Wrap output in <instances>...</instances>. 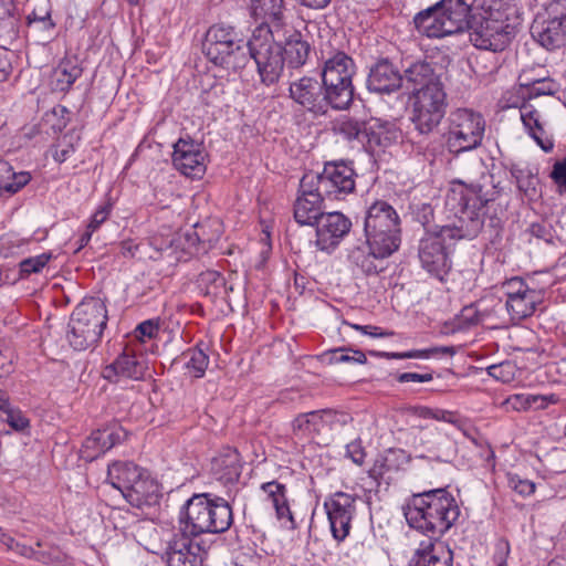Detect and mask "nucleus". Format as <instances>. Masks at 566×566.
Instances as JSON below:
<instances>
[{"mask_svg":"<svg viewBox=\"0 0 566 566\" xmlns=\"http://www.w3.org/2000/svg\"><path fill=\"white\" fill-rule=\"evenodd\" d=\"M549 178L560 191H566V157L554 163Z\"/></svg>","mask_w":566,"mask_h":566,"instance_id":"obj_62","label":"nucleus"},{"mask_svg":"<svg viewBox=\"0 0 566 566\" xmlns=\"http://www.w3.org/2000/svg\"><path fill=\"white\" fill-rule=\"evenodd\" d=\"M223 233V226L220 219L209 218L193 226L186 239L191 247H197V252L207 253L220 240Z\"/></svg>","mask_w":566,"mask_h":566,"instance_id":"obj_30","label":"nucleus"},{"mask_svg":"<svg viewBox=\"0 0 566 566\" xmlns=\"http://www.w3.org/2000/svg\"><path fill=\"white\" fill-rule=\"evenodd\" d=\"M214 65L231 70L241 74L248 65V42L239 40L238 43L226 51L220 59L211 61Z\"/></svg>","mask_w":566,"mask_h":566,"instance_id":"obj_41","label":"nucleus"},{"mask_svg":"<svg viewBox=\"0 0 566 566\" xmlns=\"http://www.w3.org/2000/svg\"><path fill=\"white\" fill-rule=\"evenodd\" d=\"M180 530L167 543L166 560L168 566H203L208 556L209 545L205 541H198Z\"/></svg>","mask_w":566,"mask_h":566,"instance_id":"obj_13","label":"nucleus"},{"mask_svg":"<svg viewBox=\"0 0 566 566\" xmlns=\"http://www.w3.org/2000/svg\"><path fill=\"white\" fill-rule=\"evenodd\" d=\"M30 179V174L27 171L13 172L11 177L0 180V192L14 195L23 188Z\"/></svg>","mask_w":566,"mask_h":566,"instance_id":"obj_55","label":"nucleus"},{"mask_svg":"<svg viewBox=\"0 0 566 566\" xmlns=\"http://www.w3.org/2000/svg\"><path fill=\"white\" fill-rule=\"evenodd\" d=\"M334 132L348 142L358 140L361 144H367L370 148L385 146L381 138L382 130L380 128L376 130L366 122L344 118L335 124Z\"/></svg>","mask_w":566,"mask_h":566,"instance_id":"obj_25","label":"nucleus"},{"mask_svg":"<svg viewBox=\"0 0 566 566\" xmlns=\"http://www.w3.org/2000/svg\"><path fill=\"white\" fill-rule=\"evenodd\" d=\"M504 167L510 172L520 195L530 200L538 195L539 178L537 168L516 161H509Z\"/></svg>","mask_w":566,"mask_h":566,"instance_id":"obj_33","label":"nucleus"},{"mask_svg":"<svg viewBox=\"0 0 566 566\" xmlns=\"http://www.w3.org/2000/svg\"><path fill=\"white\" fill-rule=\"evenodd\" d=\"M483 319V314L478 310L475 304H470L461 310L457 317V326L460 329H469L472 326L480 324Z\"/></svg>","mask_w":566,"mask_h":566,"instance_id":"obj_54","label":"nucleus"},{"mask_svg":"<svg viewBox=\"0 0 566 566\" xmlns=\"http://www.w3.org/2000/svg\"><path fill=\"white\" fill-rule=\"evenodd\" d=\"M208 518L212 522L209 533L218 534L226 532L232 523V510L228 502L221 497H213Z\"/></svg>","mask_w":566,"mask_h":566,"instance_id":"obj_42","label":"nucleus"},{"mask_svg":"<svg viewBox=\"0 0 566 566\" xmlns=\"http://www.w3.org/2000/svg\"><path fill=\"white\" fill-rule=\"evenodd\" d=\"M325 196L316 190L312 172L305 174L298 185L297 196L293 205L295 221L301 226H314L324 213Z\"/></svg>","mask_w":566,"mask_h":566,"instance_id":"obj_14","label":"nucleus"},{"mask_svg":"<svg viewBox=\"0 0 566 566\" xmlns=\"http://www.w3.org/2000/svg\"><path fill=\"white\" fill-rule=\"evenodd\" d=\"M51 253H42L35 256L23 259L20 264V274L22 277H27L33 273H39L51 260Z\"/></svg>","mask_w":566,"mask_h":566,"instance_id":"obj_52","label":"nucleus"},{"mask_svg":"<svg viewBox=\"0 0 566 566\" xmlns=\"http://www.w3.org/2000/svg\"><path fill=\"white\" fill-rule=\"evenodd\" d=\"M4 421L15 431H24L30 426L29 419L19 409L7 412Z\"/></svg>","mask_w":566,"mask_h":566,"instance_id":"obj_64","label":"nucleus"},{"mask_svg":"<svg viewBox=\"0 0 566 566\" xmlns=\"http://www.w3.org/2000/svg\"><path fill=\"white\" fill-rule=\"evenodd\" d=\"M316 190L327 200H342L355 190L356 172L352 163L344 160L329 161L324 165L322 172L313 174Z\"/></svg>","mask_w":566,"mask_h":566,"instance_id":"obj_11","label":"nucleus"},{"mask_svg":"<svg viewBox=\"0 0 566 566\" xmlns=\"http://www.w3.org/2000/svg\"><path fill=\"white\" fill-rule=\"evenodd\" d=\"M98 441L99 440L96 438L94 431L84 440L81 449V457L84 460L93 461L105 453L104 451H99V448L102 447Z\"/></svg>","mask_w":566,"mask_h":566,"instance_id":"obj_58","label":"nucleus"},{"mask_svg":"<svg viewBox=\"0 0 566 566\" xmlns=\"http://www.w3.org/2000/svg\"><path fill=\"white\" fill-rule=\"evenodd\" d=\"M206 153L201 144L179 138L174 145L172 164L182 175L198 177L205 172Z\"/></svg>","mask_w":566,"mask_h":566,"instance_id":"obj_21","label":"nucleus"},{"mask_svg":"<svg viewBox=\"0 0 566 566\" xmlns=\"http://www.w3.org/2000/svg\"><path fill=\"white\" fill-rule=\"evenodd\" d=\"M260 238L258 241L259 245V256L260 260L255 264L256 269L263 268L265 262L268 261L271 251H272V241H271V233H272V222L269 220L261 219L260 220Z\"/></svg>","mask_w":566,"mask_h":566,"instance_id":"obj_49","label":"nucleus"},{"mask_svg":"<svg viewBox=\"0 0 566 566\" xmlns=\"http://www.w3.org/2000/svg\"><path fill=\"white\" fill-rule=\"evenodd\" d=\"M402 83L405 82L411 88V95L417 92H423L427 88L439 87L443 85L441 76L436 72V67L427 60H417L409 63L403 69Z\"/></svg>","mask_w":566,"mask_h":566,"instance_id":"obj_24","label":"nucleus"},{"mask_svg":"<svg viewBox=\"0 0 566 566\" xmlns=\"http://www.w3.org/2000/svg\"><path fill=\"white\" fill-rule=\"evenodd\" d=\"M209 470L211 475L224 485L235 483L242 470L238 450L231 447L223 448L211 459Z\"/></svg>","mask_w":566,"mask_h":566,"instance_id":"obj_26","label":"nucleus"},{"mask_svg":"<svg viewBox=\"0 0 566 566\" xmlns=\"http://www.w3.org/2000/svg\"><path fill=\"white\" fill-rule=\"evenodd\" d=\"M365 239L379 254L389 258L401 244V227L365 232Z\"/></svg>","mask_w":566,"mask_h":566,"instance_id":"obj_36","label":"nucleus"},{"mask_svg":"<svg viewBox=\"0 0 566 566\" xmlns=\"http://www.w3.org/2000/svg\"><path fill=\"white\" fill-rule=\"evenodd\" d=\"M323 412L324 410H317L300 415L293 422L294 429L305 431L308 434L314 431H318V424L322 422Z\"/></svg>","mask_w":566,"mask_h":566,"instance_id":"obj_53","label":"nucleus"},{"mask_svg":"<svg viewBox=\"0 0 566 566\" xmlns=\"http://www.w3.org/2000/svg\"><path fill=\"white\" fill-rule=\"evenodd\" d=\"M238 33L232 27L216 24L209 28L202 42V52L211 62L220 59V56L233 48L238 41Z\"/></svg>","mask_w":566,"mask_h":566,"instance_id":"obj_27","label":"nucleus"},{"mask_svg":"<svg viewBox=\"0 0 566 566\" xmlns=\"http://www.w3.org/2000/svg\"><path fill=\"white\" fill-rule=\"evenodd\" d=\"M472 44L492 52L504 51L516 35L515 23H492L472 20L470 28Z\"/></svg>","mask_w":566,"mask_h":566,"instance_id":"obj_15","label":"nucleus"},{"mask_svg":"<svg viewBox=\"0 0 566 566\" xmlns=\"http://www.w3.org/2000/svg\"><path fill=\"white\" fill-rule=\"evenodd\" d=\"M328 95L323 81L316 77L305 75L290 82L289 96L316 116L326 115L329 108L336 109L334 98Z\"/></svg>","mask_w":566,"mask_h":566,"instance_id":"obj_12","label":"nucleus"},{"mask_svg":"<svg viewBox=\"0 0 566 566\" xmlns=\"http://www.w3.org/2000/svg\"><path fill=\"white\" fill-rule=\"evenodd\" d=\"M325 357L328 358L329 364H340V363H355V364H366L367 358L364 352L359 349H352L349 347H339L326 352L324 354Z\"/></svg>","mask_w":566,"mask_h":566,"instance_id":"obj_48","label":"nucleus"},{"mask_svg":"<svg viewBox=\"0 0 566 566\" xmlns=\"http://www.w3.org/2000/svg\"><path fill=\"white\" fill-rule=\"evenodd\" d=\"M419 33L441 39L470 30L472 8L465 0H440L413 18Z\"/></svg>","mask_w":566,"mask_h":566,"instance_id":"obj_4","label":"nucleus"},{"mask_svg":"<svg viewBox=\"0 0 566 566\" xmlns=\"http://www.w3.org/2000/svg\"><path fill=\"white\" fill-rule=\"evenodd\" d=\"M163 494L160 486L147 471L130 485V489L125 499L127 502L138 509L153 507L159 504Z\"/></svg>","mask_w":566,"mask_h":566,"instance_id":"obj_29","label":"nucleus"},{"mask_svg":"<svg viewBox=\"0 0 566 566\" xmlns=\"http://www.w3.org/2000/svg\"><path fill=\"white\" fill-rule=\"evenodd\" d=\"M19 38V27L13 18L0 20V46L11 45Z\"/></svg>","mask_w":566,"mask_h":566,"instance_id":"obj_57","label":"nucleus"},{"mask_svg":"<svg viewBox=\"0 0 566 566\" xmlns=\"http://www.w3.org/2000/svg\"><path fill=\"white\" fill-rule=\"evenodd\" d=\"M531 35L546 50L566 45V0H554L538 13L531 25Z\"/></svg>","mask_w":566,"mask_h":566,"instance_id":"obj_9","label":"nucleus"},{"mask_svg":"<svg viewBox=\"0 0 566 566\" xmlns=\"http://www.w3.org/2000/svg\"><path fill=\"white\" fill-rule=\"evenodd\" d=\"M478 226L469 223L461 229L457 221L441 227L439 231L424 234L418 244L421 268L430 275L443 281L452 268L451 248L460 239H472Z\"/></svg>","mask_w":566,"mask_h":566,"instance_id":"obj_3","label":"nucleus"},{"mask_svg":"<svg viewBox=\"0 0 566 566\" xmlns=\"http://www.w3.org/2000/svg\"><path fill=\"white\" fill-rule=\"evenodd\" d=\"M513 8L506 0H482L478 14H472V20L481 22L514 23L511 18Z\"/></svg>","mask_w":566,"mask_h":566,"instance_id":"obj_37","label":"nucleus"},{"mask_svg":"<svg viewBox=\"0 0 566 566\" xmlns=\"http://www.w3.org/2000/svg\"><path fill=\"white\" fill-rule=\"evenodd\" d=\"M538 398L533 397V395H512L505 400V405L507 408H512L514 410H527L533 407V403L536 402Z\"/></svg>","mask_w":566,"mask_h":566,"instance_id":"obj_60","label":"nucleus"},{"mask_svg":"<svg viewBox=\"0 0 566 566\" xmlns=\"http://www.w3.org/2000/svg\"><path fill=\"white\" fill-rule=\"evenodd\" d=\"M417 566H452L453 553L441 537L422 541L416 551Z\"/></svg>","mask_w":566,"mask_h":566,"instance_id":"obj_31","label":"nucleus"},{"mask_svg":"<svg viewBox=\"0 0 566 566\" xmlns=\"http://www.w3.org/2000/svg\"><path fill=\"white\" fill-rule=\"evenodd\" d=\"M385 259L387 258L379 254L366 239L364 241L359 240L357 244L350 248L347 255L349 264L367 276L377 275L384 271Z\"/></svg>","mask_w":566,"mask_h":566,"instance_id":"obj_28","label":"nucleus"},{"mask_svg":"<svg viewBox=\"0 0 566 566\" xmlns=\"http://www.w3.org/2000/svg\"><path fill=\"white\" fill-rule=\"evenodd\" d=\"M366 85L369 92L390 94L402 86V75L388 59H380L370 66Z\"/></svg>","mask_w":566,"mask_h":566,"instance_id":"obj_22","label":"nucleus"},{"mask_svg":"<svg viewBox=\"0 0 566 566\" xmlns=\"http://www.w3.org/2000/svg\"><path fill=\"white\" fill-rule=\"evenodd\" d=\"M282 51L284 62H286L287 66L298 69L306 63L311 52V45L302 38L301 33L294 32L287 38Z\"/></svg>","mask_w":566,"mask_h":566,"instance_id":"obj_40","label":"nucleus"},{"mask_svg":"<svg viewBox=\"0 0 566 566\" xmlns=\"http://www.w3.org/2000/svg\"><path fill=\"white\" fill-rule=\"evenodd\" d=\"M453 346H437L426 349H412L403 353H387L370 350L369 354L376 357H385L387 359H407V358H429L434 355L453 356L455 354Z\"/></svg>","mask_w":566,"mask_h":566,"instance_id":"obj_43","label":"nucleus"},{"mask_svg":"<svg viewBox=\"0 0 566 566\" xmlns=\"http://www.w3.org/2000/svg\"><path fill=\"white\" fill-rule=\"evenodd\" d=\"M505 306L512 319L521 321L534 314L539 302V294L522 279L514 277L506 282Z\"/></svg>","mask_w":566,"mask_h":566,"instance_id":"obj_18","label":"nucleus"},{"mask_svg":"<svg viewBox=\"0 0 566 566\" xmlns=\"http://www.w3.org/2000/svg\"><path fill=\"white\" fill-rule=\"evenodd\" d=\"M203 343L198 344L193 348H189L184 353V357L187 359L186 368L192 374L193 377L200 378L205 375V371L209 364V357L206 354Z\"/></svg>","mask_w":566,"mask_h":566,"instance_id":"obj_46","label":"nucleus"},{"mask_svg":"<svg viewBox=\"0 0 566 566\" xmlns=\"http://www.w3.org/2000/svg\"><path fill=\"white\" fill-rule=\"evenodd\" d=\"M96 438H98V443L102 448H99V451L107 452L116 444H119L122 441H124L127 437L126 431L123 429V427L114 421L109 424H106L103 428H98L94 430Z\"/></svg>","mask_w":566,"mask_h":566,"instance_id":"obj_45","label":"nucleus"},{"mask_svg":"<svg viewBox=\"0 0 566 566\" xmlns=\"http://www.w3.org/2000/svg\"><path fill=\"white\" fill-rule=\"evenodd\" d=\"M446 206L454 212L461 229L469 227V223L478 226L472 239L481 232L485 222L499 234L507 219L509 200L502 197L489 174L469 184L460 179L452 180L446 196Z\"/></svg>","mask_w":566,"mask_h":566,"instance_id":"obj_1","label":"nucleus"},{"mask_svg":"<svg viewBox=\"0 0 566 566\" xmlns=\"http://www.w3.org/2000/svg\"><path fill=\"white\" fill-rule=\"evenodd\" d=\"M82 73L83 69L75 56L62 59L51 75L53 90L69 92Z\"/></svg>","mask_w":566,"mask_h":566,"instance_id":"obj_35","label":"nucleus"},{"mask_svg":"<svg viewBox=\"0 0 566 566\" xmlns=\"http://www.w3.org/2000/svg\"><path fill=\"white\" fill-rule=\"evenodd\" d=\"M31 11L27 14L28 32L39 44H48L56 36V23L52 18L51 0H31Z\"/></svg>","mask_w":566,"mask_h":566,"instance_id":"obj_20","label":"nucleus"},{"mask_svg":"<svg viewBox=\"0 0 566 566\" xmlns=\"http://www.w3.org/2000/svg\"><path fill=\"white\" fill-rule=\"evenodd\" d=\"M485 125V119L480 112L467 107L452 109L447 117L444 133L448 150L459 155L480 147L484 138Z\"/></svg>","mask_w":566,"mask_h":566,"instance_id":"obj_6","label":"nucleus"},{"mask_svg":"<svg viewBox=\"0 0 566 566\" xmlns=\"http://www.w3.org/2000/svg\"><path fill=\"white\" fill-rule=\"evenodd\" d=\"M411 122L423 135L432 133L446 116L448 101L444 86L431 87L411 95Z\"/></svg>","mask_w":566,"mask_h":566,"instance_id":"obj_10","label":"nucleus"},{"mask_svg":"<svg viewBox=\"0 0 566 566\" xmlns=\"http://www.w3.org/2000/svg\"><path fill=\"white\" fill-rule=\"evenodd\" d=\"M412 217L415 221L419 222L423 227L426 231L424 234L439 231L442 227L433 223L434 212L432 206L429 203H420L413 206Z\"/></svg>","mask_w":566,"mask_h":566,"instance_id":"obj_50","label":"nucleus"},{"mask_svg":"<svg viewBox=\"0 0 566 566\" xmlns=\"http://www.w3.org/2000/svg\"><path fill=\"white\" fill-rule=\"evenodd\" d=\"M410 462V455L402 449H389L385 457L377 459L369 470V476L380 484L388 471H398Z\"/></svg>","mask_w":566,"mask_h":566,"instance_id":"obj_38","label":"nucleus"},{"mask_svg":"<svg viewBox=\"0 0 566 566\" xmlns=\"http://www.w3.org/2000/svg\"><path fill=\"white\" fill-rule=\"evenodd\" d=\"M526 88L528 98L544 95H553L556 92V83L552 78H537L531 82L521 83Z\"/></svg>","mask_w":566,"mask_h":566,"instance_id":"obj_51","label":"nucleus"},{"mask_svg":"<svg viewBox=\"0 0 566 566\" xmlns=\"http://www.w3.org/2000/svg\"><path fill=\"white\" fill-rule=\"evenodd\" d=\"M520 113L526 130L534 129V127L538 128L539 125H542L539 122V113L531 104L523 103L520 107Z\"/></svg>","mask_w":566,"mask_h":566,"instance_id":"obj_59","label":"nucleus"},{"mask_svg":"<svg viewBox=\"0 0 566 566\" xmlns=\"http://www.w3.org/2000/svg\"><path fill=\"white\" fill-rule=\"evenodd\" d=\"M316 244L322 251L335 249L350 231L352 221L342 212H324L314 223Z\"/></svg>","mask_w":566,"mask_h":566,"instance_id":"obj_19","label":"nucleus"},{"mask_svg":"<svg viewBox=\"0 0 566 566\" xmlns=\"http://www.w3.org/2000/svg\"><path fill=\"white\" fill-rule=\"evenodd\" d=\"M145 471L134 462L116 461L108 465L107 481L125 496Z\"/></svg>","mask_w":566,"mask_h":566,"instance_id":"obj_34","label":"nucleus"},{"mask_svg":"<svg viewBox=\"0 0 566 566\" xmlns=\"http://www.w3.org/2000/svg\"><path fill=\"white\" fill-rule=\"evenodd\" d=\"M403 514L411 528L437 538L455 524L460 507L446 488H438L413 493L403 506Z\"/></svg>","mask_w":566,"mask_h":566,"instance_id":"obj_2","label":"nucleus"},{"mask_svg":"<svg viewBox=\"0 0 566 566\" xmlns=\"http://www.w3.org/2000/svg\"><path fill=\"white\" fill-rule=\"evenodd\" d=\"M213 497L208 493L192 495L181 507L180 530L195 537L209 533L212 522L208 518Z\"/></svg>","mask_w":566,"mask_h":566,"instance_id":"obj_17","label":"nucleus"},{"mask_svg":"<svg viewBox=\"0 0 566 566\" xmlns=\"http://www.w3.org/2000/svg\"><path fill=\"white\" fill-rule=\"evenodd\" d=\"M271 503L273 509L275 510L276 518L281 523V525L290 531L295 530L297 527V524L291 511L286 493L276 494V499H274V501H271Z\"/></svg>","mask_w":566,"mask_h":566,"instance_id":"obj_47","label":"nucleus"},{"mask_svg":"<svg viewBox=\"0 0 566 566\" xmlns=\"http://www.w3.org/2000/svg\"><path fill=\"white\" fill-rule=\"evenodd\" d=\"M34 560L44 565L61 566L64 562V555L59 549L35 551Z\"/></svg>","mask_w":566,"mask_h":566,"instance_id":"obj_63","label":"nucleus"},{"mask_svg":"<svg viewBox=\"0 0 566 566\" xmlns=\"http://www.w3.org/2000/svg\"><path fill=\"white\" fill-rule=\"evenodd\" d=\"M355 69L354 60L343 51H336L325 59L321 78L328 90V96L335 101L336 111L347 109L353 103Z\"/></svg>","mask_w":566,"mask_h":566,"instance_id":"obj_8","label":"nucleus"},{"mask_svg":"<svg viewBox=\"0 0 566 566\" xmlns=\"http://www.w3.org/2000/svg\"><path fill=\"white\" fill-rule=\"evenodd\" d=\"M356 500L355 495L339 491L332 494L324 503L332 535L337 542H343L349 535L356 513Z\"/></svg>","mask_w":566,"mask_h":566,"instance_id":"obj_16","label":"nucleus"},{"mask_svg":"<svg viewBox=\"0 0 566 566\" xmlns=\"http://www.w3.org/2000/svg\"><path fill=\"white\" fill-rule=\"evenodd\" d=\"M509 485L516 493L522 496H530L535 492L536 485L533 481L523 480L518 475L513 474L509 476Z\"/></svg>","mask_w":566,"mask_h":566,"instance_id":"obj_61","label":"nucleus"},{"mask_svg":"<svg viewBox=\"0 0 566 566\" xmlns=\"http://www.w3.org/2000/svg\"><path fill=\"white\" fill-rule=\"evenodd\" d=\"M196 286L202 296L208 297L211 301L222 294L233 292V286H227L222 274L214 270L201 272L196 280Z\"/></svg>","mask_w":566,"mask_h":566,"instance_id":"obj_39","label":"nucleus"},{"mask_svg":"<svg viewBox=\"0 0 566 566\" xmlns=\"http://www.w3.org/2000/svg\"><path fill=\"white\" fill-rule=\"evenodd\" d=\"M486 370L491 377L504 384L511 382L515 379L516 367L509 360L491 365Z\"/></svg>","mask_w":566,"mask_h":566,"instance_id":"obj_56","label":"nucleus"},{"mask_svg":"<svg viewBox=\"0 0 566 566\" xmlns=\"http://www.w3.org/2000/svg\"><path fill=\"white\" fill-rule=\"evenodd\" d=\"M147 369V359L142 353L125 350L104 368L103 377L112 382H117L118 377L139 380L144 378Z\"/></svg>","mask_w":566,"mask_h":566,"instance_id":"obj_23","label":"nucleus"},{"mask_svg":"<svg viewBox=\"0 0 566 566\" xmlns=\"http://www.w3.org/2000/svg\"><path fill=\"white\" fill-rule=\"evenodd\" d=\"M283 0H250V13L260 23L277 20L282 13Z\"/></svg>","mask_w":566,"mask_h":566,"instance_id":"obj_44","label":"nucleus"},{"mask_svg":"<svg viewBox=\"0 0 566 566\" xmlns=\"http://www.w3.org/2000/svg\"><path fill=\"white\" fill-rule=\"evenodd\" d=\"M107 308L99 297H85L73 310L65 331V338L74 350H85L96 345L107 325Z\"/></svg>","mask_w":566,"mask_h":566,"instance_id":"obj_5","label":"nucleus"},{"mask_svg":"<svg viewBox=\"0 0 566 566\" xmlns=\"http://www.w3.org/2000/svg\"><path fill=\"white\" fill-rule=\"evenodd\" d=\"M250 59L256 65L260 82L266 86L276 83L282 74V46L274 42L270 25L259 23L250 38Z\"/></svg>","mask_w":566,"mask_h":566,"instance_id":"obj_7","label":"nucleus"},{"mask_svg":"<svg viewBox=\"0 0 566 566\" xmlns=\"http://www.w3.org/2000/svg\"><path fill=\"white\" fill-rule=\"evenodd\" d=\"M400 227V218L395 208L385 200L374 201L367 209L364 232Z\"/></svg>","mask_w":566,"mask_h":566,"instance_id":"obj_32","label":"nucleus"}]
</instances>
